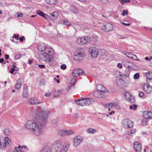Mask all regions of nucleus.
<instances>
[{
	"mask_svg": "<svg viewBox=\"0 0 152 152\" xmlns=\"http://www.w3.org/2000/svg\"><path fill=\"white\" fill-rule=\"evenodd\" d=\"M23 82V78H20L18 79L15 86V88L18 90L20 88Z\"/></svg>",
	"mask_w": 152,
	"mask_h": 152,
	"instance_id": "nucleus-16",
	"label": "nucleus"
},
{
	"mask_svg": "<svg viewBox=\"0 0 152 152\" xmlns=\"http://www.w3.org/2000/svg\"><path fill=\"white\" fill-rule=\"evenodd\" d=\"M34 105H38L42 103V101L39 100L37 99L34 98Z\"/></svg>",
	"mask_w": 152,
	"mask_h": 152,
	"instance_id": "nucleus-32",
	"label": "nucleus"
},
{
	"mask_svg": "<svg viewBox=\"0 0 152 152\" xmlns=\"http://www.w3.org/2000/svg\"><path fill=\"white\" fill-rule=\"evenodd\" d=\"M62 93V91L59 90L57 91V93L54 95V96L55 97H58L59 96V94Z\"/></svg>",
	"mask_w": 152,
	"mask_h": 152,
	"instance_id": "nucleus-43",
	"label": "nucleus"
},
{
	"mask_svg": "<svg viewBox=\"0 0 152 152\" xmlns=\"http://www.w3.org/2000/svg\"><path fill=\"white\" fill-rule=\"evenodd\" d=\"M113 28V26L110 23H107L102 27V29L105 32L112 31Z\"/></svg>",
	"mask_w": 152,
	"mask_h": 152,
	"instance_id": "nucleus-11",
	"label": "nucleus"
},
{
	"mask_svg": "<svg viewBox=\"0 0 152 152\" xmlns=\"http://www.w3.org/2000/svg\"><path fill=\"white\" fill-rule=\"evenodd\" d=\"M66 67V66L65 64H63L61 66V68L63 70L65 69Z\"/></svg>",
	"mask_w": 152,
	"mask_h": 152,
	"instance_id": "nucleus-45",
	"label": "nucleus"
},
{
	"mask_svg": "<svg viewBox=\"0 0 152 152\" xmlns=\"http://www.w3.org/2000/svg\"><path fill=\"white\" fill-rule=\"evenodd\" d=\"M108 113L110 115H112L113 113H114V111H108Z\"/></svg>",
	"mask_w": 152,
	"mask_h": 152,
	"instance_id": "nucleus-62",
	"label": "nucleus"
},
{
	"mask_svg": "<svg viewBox=\"0 0 152 152\" xmlns=\"http://www.w3.org/2000/svg\"><path fill=\"white\" fill-rule=\"evenodd\" d=\"M102 92L100 91L96 90L94 93V95L97 98H100L103 95L102 93Z\"/></svg>",
	"mask_w": 152,
	"mask_h": 152,
	"instance_id": "nucleus-22",
	"label": "nucleus"
},
{
	"mask_svg": "<svg viewBox=\"0 0 152 152\" xmlns=\"http://www.w3.org/2000/svg\"><path fill=\"white\" fill-rule=\"evenodd\" d=\"M148 119L143 118L142 121V123L143 125H146L148 124Z\"/></svg>",
	"mask_w": 152,
	"mask_h": 152,
	"instance_id": "nucleus-31",
	"label": "nucleus"
},
{
	"mask_svg": "<svg viewBox=\"0 0 152 152\" xmlns=\"http://www.w3.org/2000/svg\"><path fill=\"white\" fill-rule=\"evenodd\" d=\"M145 76L147 77V82L149 83L150 81L152 80V72H147L145 74Z\"/></svg>",
	"mask_w": 152,
	"mask_h": 152,
	"instance_id": "nucleus-18",
	"label": "nucleus"
},
{
	"mask_svg": "<svg viewBox=\"0 0 152 152\" xmlns=\"http://www.w3.org/2000/svg\"><path fill=\"white\" fill-rule=\"evenodd\" d=\"M122 62L123 65L128 69L130 68L133 65V63L132 62L126 59L123 60Z\"/></svg>",
	"mask_w": 152,
	"mask_h": 152,
	"instance_id": "nucleus-13",
	"label": "nucleus"
},
{
	"mask_svg": "<svg viewBox=\"0 0 152 152\" xmlns=\"http://www.w3.org/2000/svg\"><path fill=\"white\" fill-rule=\"evenodd\" d=\"M148 111H144L143 113V116L144 118H145L148 119H149V117H148Z\"/></svg>",
	"mask_w": 152,
	"mask_h": 152,
	"instance_id": "nucleus-33",
	"label": "nucleus"
},
{
	"mask_svg": "<svg viewBox=\"0 0 152 152\" xmlns=\"http://www.w3.org/2000/svg\"><path fill=\"white\" fill-rule=\"evenodd\" d=\"M137 107V105L134 104L133 105H130L129 106V108L131 109H133L134 110H135Z\"/></svg>",
	"mask_w": 152,
	"mask_h": 152,
	"instance_id": "nucleus-40",
	"label": "nucleus"
},
{
	"mask_svg": "<svg viewBox=\"0 0 152 152\" xmlns=\"http://www.w3.org/2000/svg\"><path fill=\"white\" fill-rule=\"evenodd\" d=\"M124 96L126 100L129 102L133 103L135 102L134 97L129 92H126L124 94Z\"/></svg>",
	"mask_w": 152,
	"mask_h": 152,
	"instance_id": "nucleus-10",
	"label": "nucleus"
},
{
	"mask_svg": "<svg viewBox=\"0 0 152 152\" xmlns=\"http://www.w3.org/2000/svg\"><path fill=\"white\" fill-rule=\"evenodd\" d=\"M37 13L38 15H39L47 19V18L45 16V14H44L42 11L40 10H38L37 11Z\"/></svg>",
	"mask_w": 152,
	"mask_h": 152,
	"instance_id": "nucleus-27",
	"label": "nucleus"
},
{
	"mask_svg": "<svg viewBox=\"0 0 152 152\" xmlns=\"http://www.w3.org/2000/svg\"><path fill=\"white\" fill-rule=\"evenodd\" d=\"M86 105L93 104L94 102V100L91 98H86Z\"/></svg>",
	"mask_w": 152,
	"mask_h": 152,
	"instance_id": "nucleus-23",
	"label": "nucleus"
},
{
	"mask_svg": "<svg viewBox=\"0 0 152 152\" xmlns=\"http://www.w3.org/2000/svg\"><path fill=\"white\" fill-rule=\"evenodd\" d=\"M48 111L46 110H38L33 121L28 120L25 124L27 129L31 131L32 133L37 136H40L43 133L42 127L45 126L47 121Z\"/></svg>",
	"mask_w": 152,
	"mask_h": 152,
	"instance_id": "nucleus-1",
	"label": "nucleus"
},
{
	"mask_svg": "<svg viewBox=\"0 0 152 152\" xmlns=\"http://www.w3.org/2000/svg\"><path fill=\"white\" fill-rule=\"evenodd\" d=\"M58 134L61 136H66L65 130H61L59 131Z\"/></svg>",
	"mask_w": 152,
	"mask_h": 152,
	"instance_id": "nucleus-35",
	"label": "nucleus"
},
{
	"mask_svg": "<svg viewBox=\"0 0 152 152\" xmlns=\"http://www.w3.org/2000/svg\"><path fill=\"white\" fill-rule=\"evenodd\" d=\"M11 144V141L8 137H6L4 140L1 139L0 140V148L2 150L5 149L7 146Z\"/></svg>",
	"mask_w": 152,
	"mask_h": 152,
	"instance_id": "nucleus-4",
	"label": "nucleus"
},
{
	"mask_svg": "<svg viewBox=\"0 0 152 152\" xmlns=\"http://www.w3.org/2000/svg\"><path fill=\"white\" fill-rule=\"evenodd\" d=\"M23 16V14L22 13H20L19 14H17L16 16L18 17H22Z\"/></svg>",
	"mask_w": 152,
	"mask_h": 152,
	"instance_id": "nucleus-60",
	"label": "nucleus"
},
{
	"mask_svg": "<svg viewBox=\"0 0 152 152\" xmlns=\"http://www.w3.org/2000/svg\"><path fill=\"white\" fill-rule=\"evenodd\" d=\"M28 101L31 104L34 105V98H31L29 99Z\"/></svg>",
	"mask_w": 152,
	"mask_h": 152,
	"instance_id": "nucleus-37",
	"label": "nucleus"
},
{
	"mask_svg": "<svg viewBox=\"0 0 152 152\" xmlns=\"http://www.w3.org/2000/svg\"><path fill=\"white\" fill-rule=\"evenodd\" d=\"M113 107L118 109H120V106L117 104L115 103H113Z\"/></svg>",
	"mask_w": 152,
	"mask_h": 152,
	"instance_id": "nucleus-38",
	"label": "nucleus"
},
{
	"mask_svg": "<svg viewBox=\"0 0 152 152\" xmlns=\"http://www.w3.org/2000/svg\"><path fill=\"white\" fill-rule=\"evenodd\" d=\"M9 56L8 55L6 54L5 55V58L6 59L8 60L9 58Z\"/></svg>",
	"mask_w": 152,
	"mask_h": 152,
	"instance_id": "nucleus-61",
	"label": "nucleus"
},
{
	"mask_svg": "<svg viewBox=\"0 0 152 152\" xmlns=\"http://www.w3.org/2000/svg\"><path fill=\"white\" fill-rule=\"evenodd\" d=\"M66 135H69L73 134L74 132L72 130H65Z\"/></svg>",
	"mask_w": 152,
	"mask_h": 152,
	"instance_id": "nucleus-29",
	"label": "nucleus"
},
{
	"mask_svg": "<svg viewBox=\"0 0 152 152\" xmlns=\"http://www.w3.org/2000/svg\"><path fill=\"white\" fill-rule=\"evenodd\" d=\"M15 70V69H14V68H12L11 69L10 71V72L12 73V74H13V72Z\"/></svg>",
	"mask_w": 152,
	"mask_h": 152,
	"instance_id": "nucleus-58",
	"label": "nucleus"
},
{
	"mask_svg": "<svg viewBox=\"0 0 152 152\" xmlns=\"http://www.w3.org/2000/svg\"><path fill=\"white\" fill-rule=\"evenodd\" d=\"M51 93L50 92L46 93L45 94V96L47 97L51 95Z\"/></svg>",
	"mask_w": 152,
	"mask_h": 152,
	"instance_id": "nucleus-57",
	"label": "nucleus"
},
{
	"mask_svg": "<svg viewBox=\"0 0 152 152\" xmlns=\"http://www.w3.org/2000/svg\"><path fill=\"white\" fill-rule=\"evenodd\" d=\"M148 113L149 119L152 118V112L151 111H148Z\"/></svg>",
	"mask_w": 152,
	"mask_h": 152,
	"instance_id": "nucleus-46",
	"label": "nucleus"
},
{
	"mask_svg": "<svg viewBox=\"0 0 152 152\" xmlns=\"http://www.w3.org/2000/svg\"><path fill=\"white\" fill-rule=\"evenodd\" d=\"M4 133L7 135H9L12 133V131L7 128H6L4 131Z\"/></svg>",
	"mask_w": 152,
	"mask_h": 152,
	"instance_id": "nucleus-28",
	"label": "nucleus"
},
{
	"mask_svg": "<svg viewBox=\"0 0 152 152\" xmlns=\"http://www.w3.org/2000/svg\"><path fill=\"white\" fill-rule=\"evenodd\" d=\"M72 86H73L71 84H69L68 87L66 88L67 91H68Z\"/></svg>",
	"mask_w": 152,
	"mask_h": 152,
	"instance_id": "nucleus-53",
	"label": "nucleus"
},
{
	"mask_svg": "<svg viewBox=\"0 0 152 152\" xmlns=\"http://www.w3.org/2000/svg\"><path fill=\"white\" fill-rule=\"evenodd\" d=\"M144 96V94L142 92H140L139 94V96L142 97Z\"/></svg>",
	"mask_w": 152,
	"mask_h": 152,
	"instance_id": "nucleus-52",
	"label": "nucleus"
},
{
	"mask_svg": "<svg viewBox=\"0 0 152 152\" xmlns=\"http://www.w3.org/2000/svg\"><path fill=\"white\" fill-rule=\"evenodd\" d=\"M58 16V12L57 11H54L52 13L50 17L52 19L56 20Z\"/></svg>",
	"mask_w": 152,
	"mask_h": 152,
	"instance_id": "nucleus-19",
	"label": "nucleus"
},
{
	"mask_svg": "<svg viewBox=\"0 0 152 152\" xmlns=\"http://www.w3.org/2000/svg\"><path fill=\"white\" fill-rule=\"evenodd\" d=\"M38 49L39 56L42 60L48 63L52 61L54 52L51 47L42 44L39 45Z\"/></svg>",
	"mask_w": 152,
	"mask_h": 152,
	"instance_id": "nucleus-2",
	"label": "nucleus"
},
{
	"mask_svg": "<svg viewBox=\"0 0 152 152\" xmlns=\"http://www.w3.org/2000/svg\"><path fill=\"white\" fill-rule=\"evenodd\" d=\"M20 54L16 55L15 56V59L16 60H17L20 58Z\"/></svg>",
	"mask_w": 152,
	"mask_h": 152,
	"instance_id": "nucleus-48",
	"label": "nucleus"
},
{
	"mask_svg": "<svg viewBox=\"0 0 152 152\" xmlns=\"http://www.w3.org/2000/svg\"><path fill=\"white\" fill-rule=\"evenodd\" d=\"M83 71L80 69H75L72 72V75L74 77L83 74Z\"/></svg>",
	"mask_w": 152,
	"mask_h": 152,
	"instance_id": "nucleus-15",
	"label": "nucleus"
},
{
	"mask_svg": "<svg viewBox=\"0 0 152 152\" xmlns=\"http://www.w3.org/2000/svg\"><path fill=\"white\" fill-rule=\"evenodd\" d=\"M53 145L56 149L51 150V152H66L69 149L70 143L67 142L63 145L61 140H58L54 142Z\"/></svg>",
	"mask_w": 152,
	"mask_h": 152,
	"instance_id": "nucleus-3",
	"label": "nucleus"
},
{
	"mask_svg": "<svg viewBox=\"0 0 152 152\" xmlns=\"http://www.w3.org/2000/svg\"><path fill=\"white\" fill-rule=\"evenodd\" d=\"M134 148L136 152H140L141 151V146L138 142L136 141L134 142Z\"/></svg>",
	"mask_w": 152,
	"mask_h": 152,
	"instance_id": "nucleus-14",
	"label": "nucleus"
},
{
	"mask_svg": "<svg viewBox=\"0 0 152 152\" xmlns=\"http://www.w3.org/2000/svg\"><path fill=\"white\" fill-rule=\"evenodd\" d=\"M121 23L123 25H125V26H129L130 25V24L129 23H123L122 22H121Z\"/></svg>",
	"mask_w": 152,
	"mask_h": 152,
	"instance_id": "nucleus-56",
	"label": "nucleus"
},
{
	"mask_svg": "<svg viewBox=\"0 0 152 152\" xmlns=\"http://www.w3.org/2000/svg\"><path fill=\"white\" fill-rule=\"evenodd\" d=\"M40 152H51V149L49 147L45 146L43 147Z\"/></svg>",
	"mask_w": 152,
	"mask_h": 152,
	"instance_id": "nucleus-26",
	"label": "nucleus"
},
{
	"mask_svg": "<svg viewBox=\"0 0 152 152\" xmlns=\"http://www.w3.org/2000/svg\"><path fill=\"white\" fill-rule=\"evenodd\" d=\"M91 39V37L88 36H85L81 38H78L77 39L76 42L78 45H83L87 42H90Z\"/></svg>",
	"mask_w": 152,
	"mask_h": 152,
	"instance_id": "nucleus-5",
	"label": "nucleus"
},
{
	"mask_svg": "<svg viewBox=\"0 0 152 152\" xmlns=\"http://www.w3.org/2000/svg\"><path fill=\"white\" fill-rule=\"evenodd\" d=\"M117 67L118 68L121 69L122 68V65L121 63H119L117 64Z\"/></svg>",
	"mask_w": 152,
	"mask_h": 152,
	"instance_id": "nucleus-54",
	"label": "nucleus"
},
{
	"mask_svg": "<svg viewBox=\"0 0 152 152\" xmlns=\"http://www.w3.org/2000/svg\"><path fill=\"white\" fill-rule=\"evenodd\" d=\"M29 95L28 91L26 90H23V97H27Z\"/></svg>",
	"mask_w": 152,
	"mask_h": 152,
	"instance_id": "nucleus-34",
	"label": "nucleus"
},
{
	"mask_svg": "<svg viewBox=\"0 0 152 152\" xmlns=\"http://www.w3.org/2000/svg\"><path fill=\"white\" fill-rule=\"evenodd\" d=\"M84 57V54L80 51H78L74 53L73 59L76 61H81Z\"/></svg>",
	"mask_w": 152,
	"mask_h": 152,
	"instance_id": "nucleus-6",
	"label": "nucleus"
},
{
	"mask_svg": "<svg viewBox=\"0 0 152 152\" xmlns=\"http://www.w3.org/2000/svg\"><path fill=\"white\" fill-rule=\"evenodd\" d=\"M24 37L23 36H22L21 37H20L18 39H19L21 42L23 41V39H24Z\"/></svg>",
	"mask_w": 152,
	"mask_h": 152,
	"instance_id": "nucleus-59",
	"label": "nucleus"
},
{
	"mask_svg": "<svg viewBox=\"0 0 152 152\" xmlns=\"http://www.w3.org/2000/svg\"><path fill=\"white\" fill-rule=\"evenodd\" d=\"M63 24L66 25L70 26L71 25V24L67 20H64L63 21Z\"/></svg>",
	"mask_w": 152,
	"mask_h": 152,
	"instance_id": "nucleus-36",
	"label": "nucleus"
},
{
	"mask_svg": "<svg viewBox=\"0 0 152 152\" xmlns=\"http://www.w3.org/2000/svg\"><path fill=\"white\" fill-rule=\"evenodd\" d=\"M89 51L93 58H96L97 57L99 53V50L97 48L92 47L89 48Z\"/></svg>",
	"mask_w": 152,
	"mask_h": 152,
	"instance_id": "nucleus-8",
	"label": "nucleus"
},
{
	"mask_svg": "<svg viewBox=\"0 0 152 152\" xmlns=\"http://www.w3.org/2000/svg\"><path fill=\"white\" fill-rule=\"evenodd\" d=\"M86 132L89 134H94L96 133L97 131L95 129L92 128H89L87 129Z\"/></svg>",
	"mask_w": 152,
	"mask_h": 152,
	"instance_id": "nucleus-24",
	"label": "nucleus"
},
{
	"mask_svg": "<svg viewBox=\"0 0 152 152\" xmlns=\"http://www.w3.org/2000/svg\"><path fill=\"white\" fill-rule=\"evenodd\" d=\"M105 88L103 86L101 85H98L96 86V89L98 91H100L102 92H104V91Z\"/></svg>",
	"mask_w": 152,
	"mask_h": 152,
	"instance_id": "nucleus-20",
	"label": "nucleus"
},
{
	"mask_svg": "<svg viewBox=\"0 0 152 152\" xmlns=\"http://www.w3.org/2000/svg\"><path fill=\"white\" fill-rule=\"evenodd\" d=\"M83 137L80 135L75 137L73 139V145L74 147H76L79 145L82 142Z\"/></svg>",
	"mask_w": 152,
	"mask_h": 152,
	"instance_id": "nucleus-7",
	"label": "nucleus"
},
{
	"mask_svg": "<svg viewBox=\"0 0 152 152\" xmlns=\"http://www.w3.org/2000/svg\"><path fill=\"white\" fill-rule=\"evenodd\" d=\"M86 99H83L77 100L76 101L77 104L81 106H86Z\"/></svg>",
	"mask_w": 152,
	"mask_h": 152,
	"instance_id": "nucleus-17",
	"label": "nucleus"
},
{
	"mask_svg": "<svg viewBox=\"0 0 152 152\" xmlns=\"http://www.w3.org/2000/svg\"><path fill=\"white\" fill-rule=\"evenodd\" d=\"M113 103L111 102L110 103H108L105 105V107L107 108H108V110L110 111V108L113 107Z\"/></svg>",
	"mask_w": 152,
	"mask_h": 152,
	"instance_id": "nucleus-30",
	"label": "nucleus"
},
{
	"mask_svg": "<svg viewBox=\"0 0 152 152\" xmlns=\"http://www.w3.org/2000/svg\"><path fill=\"white\" fill-rule=\"evenodd\" d=\"M126 14V15L128 14V12L127 11L125 10H124L122 13V15L123 16H125V15Z\"/></svg>",
	"mask_w": 152,
	"mask_h": 152,
	"instance_id": "nucleus-47",
	"label": "nucleus"
},
{
	"mask_svg": "<svg viewBox=\"0 0 152 152\" xmlns=\"http://www.w3.org/2000/svg\"><path fill=\"white\" fill-rule=\"evenodd\" d=\"M75 79H72L70 81L69 84H71L72 86H74L75 85Z\"/></svg>",
	"mask_w": 152,
	"mask_h": 152,
	"instance_id": "nucleus-39",
	"label": "nucleus"
},
{
	"mask_svg": "<svg viewBox=\"0 0 152 152\" xmlns=\"http://www.w3.org/2000/svg\"><path fill=\"white\" fill-rule=\"evenodd\" d=\"M70 10L71 11L75 13H78L79 12L77 9L73 5L71 6Z\"/></svg>",
	"mask_w": 152,
	"mask_h": 152,
	"instance_id": "nucleus-25",
	"label": "nucleus"
},
{
	"mask_svg": "<svg viewBox=\"0 0 152 152\" xmlns=\"http://www.w3.org/2000/svg\"><path fill=\"white\" fill-rule=\"evenodd\" d=\"M121 2V4H124L129 2H130V0H119Z\"/></svg>",
	"mask_w": 152,
	"mask_h": 152,
	"instance_id": "nucleus-41",
	"label": "nucleus"
},
{
	"mask_svg": "<svg viewBox=\"0 0 152 152\" xmlns=\"http://www.w3.org/2000/svg\"><path fill=\"white\" fill-rule=\"evenodd\" d=\"M4 59L3 58H1L0 59V63H3V61H4Z\"/></svg>",
	"mask_w": 152,
	"mask_h": 152,
	"instance_id": "nucleus-63",
	"label": "nucleus"
},
{
	"mask_svg": "<svg viewBox=\"0 0 152 152\" xmlns=\"http://www.w3.org/2000/svg\"><path fill=\"white\" fill-rule=\"evenodd\" d=\"M46 3L50 5H55L57 4L58 1L57 0H45Z\"/></svg>",
	"mask_w": 152,
	"mask_h": 152,
	"instance_id": "nucleus-21",
	"label": "nucleus"
},
{
	"mask_svg": "<svg viewBox=\"0 0 152 152\" xmlns=\"http://www.w3.org/2000/svg\"><path fill=\"white\" fill-rule=\"evenodd\" d=\"M19 34H18L17 35H16L15 34H14L13 36L12 37V38H15L17 40H18V37H19Z\"/></svg>",
	"mask_w": 152,
	"mask_h": 152,
	"instance_id": "nucleus-51",
	"label": "nucleus"
},
{
	"mask_svg": "<svg viewBox=\"0 0 152 152\" xmlns=\"http://www.w3.org/2000/svg\"><path fill=\"white\" fill-rule=\"evenodd\" d=\"M123 126L125 128H131L134 125L133 123L129 119H124L122 122Z\"/></svg>",
	"mask_w": 152,
	"mask_h": 152,
	"instance_id": "nucleus-9",
	"label": "nucleus"
},
{
	"mask_svg": "<svg viewBox=\"0 0 152 152\" xmlns=\"http://www.w3.org/2000/svg\"><path fill=\"white\" fill-rule=\"evenodd\" d=\"M143 89L144 91L148 94H150L152 91V87L147 83L143 85Z\"/></svg>",
	"mask_w": 152,
	"mask_h": 152,
	"instance_id": "nucleus-12",
	"label": "nucleus"
},
{
	"mask_svg": "<svg viewBox=\"0 0 152 152\" xmlns=\"http://www.w3.org/2000/svg\"><path fill=\"white\" fill-rule=\"evenodd\" d=\"M139 73H136L134 75V78L135 79H137L139 78Z\"/></svg>",
	"mask_w": 152,
	"mask_h": 152,
	"instance_id": "nucleus-42",
	"label": "nucleus"
},
{
	"mask_svg": "<svg viewBox=\"0 0 152 152\" xmlns=\"http://www.w3.org/2000/svg\"><path fill=\"white\" fill-rule=\"evenodd\" d=\"M128 52H126V51H124L123 52V54L127 56V53H128Z\"/></svg>",
	"mask_w": 152,
	"mask_h": 152,
	"instance_id": "nucleus-64",
	"label": "nucleus"
},
{
	"mask_svg": "<svg viewBox=\"0 0 152 152\" xmlns=\"http://www.w3.org/2000/svg\"><path fill=\"white\" fill-rule=\"evenodd\" d=\"M136 132V130L135 128H133L131 130V133L133 134L135 133Z\"/></svg>",
	"mask_w": 152,
	"mask_h": 152,
	"instance_id": "nucleus-50",
	"label": "nucleus"
},
{
	"mask_svg": "<svg viewBox=\"0 0 152 152\" xmlns=\"http://www.w3.org/2000/svg\"><path fill=\"white\" fill-rule=\"evenodd\" d=\"M132 58L134 60H138L137 59V56H136L134 54H133V55H132Z\"/></svg>",
	"mask_w": 152,
	"mask_h": 152,
	"instance_id": "nucleus-49",
	"label": "nucleus"
},
{
	"mask_svg": "<svg viewBox=\"0 0 152 152\" xmlns=\"http://www.w3.org/2000/svg\"><path fill=\"white\" fill-rule=\"evenodd\" d=\"M133 54L132 53H127V55L126 56L129 58H132Z\"/></svg>",
	"mask_w": 152,
	"mask_h": 152,
	"instance_id": "nucleus-44",
	"label": "nucleus"
},
{
	"mask_svg": "<svg viewBox=\"0 0 152 152\" xmlns=\"http://www.w3.org/2000/svg\"><path fill=\"white\" fill-rule=\"evenodd\" d=\"M38 66L39 67L41 68H43L45 67V66L44 65L39 64Z\"/></svg>",
	"mask_w": 152,
	"mask_h": 152,
	"instance_id": "nucleus-55",
	"label": "nucleus"
}]
</instances>
